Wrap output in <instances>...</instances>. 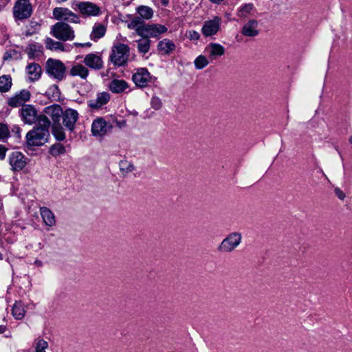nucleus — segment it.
I'll return each instance as SVG.
<instances>
[{"label":"nucleus","instance_id":"28","mask_svg":"<svg viewBox=\"0 0 352 352\" xmlns=\"http://www.w3.org/2000/svg\"><path fill=\"white\" fill-rule=\"evenodd\" d=\"M157 50L162 54H169L175 50V45L173 41L165 38L158 43Z\"/></svg>","mask_w":352,"mask_h":352},{"label":"nucleus","instance_id":"50","mask_svg":"<svg viewBox=\"0 0 352 352\" xmlns=\"http://www.w3.org/2000/svg\"><path fill=\"white\" fill-rule=\"evenodd\" d=\"M163 6H166L168 4V0H160Z\"/></svg>","mask_w":352,"mask_h":352},{"label":"nucleus","instance_id":"27","mask_svg":"<svg viewBox=\"0 0 352 352\" xmlns=\"http://www.w3.org/2000/svg\"><path fill=\"white\" fill-rule=\"evenodd\" d=\"M40 214L43 219L44 223L49 226L52 227L56 224V219L54 213L47 207H41L40 208Z\"/></svg>","mask_w":352,"mask_h":352},{"label":"nucleus","instance_id":"26","mask_svg":"<svg viewBox=\"0 0 352 352\" xmlns=\"http://www.w3.org/2000/svg\"><path fill=\"white\" fill-rule=\"evenodd\" d=\"M129 87L128 82L124 80L113 79L109 85L110 91L114 94L125 92Z\"/></svg>","mask_w":352,"mask_h":352},{"label":"nucleus","instance_id":"16","mask_svg":"<svg viewBox=\"0 0 352 352\" xmlns=\"http://www.w3.org/2000/svg\"><path fill=\"white\" fill-rule=\"evenodd\" d=\"M63 121L64 126L70 131H73L75 124L78 119V113L72 109H67L63 111Z\"/></svg>","mask_w":352,"mask_h":352},{"label":"nucleus","instance_id":"39","mask_svg":"<svg viewBox=\"0 0 352 352\" xmlns=\"http://www.w3.org/2000/svg\"><path fill=\"white\" fill-rule=\"evenodd\" d=\"M119 168L122 174H127L134 170L133 164L127 160H121L119 162Z\"/></svg>","mask_w":352,"mask_h":352},{"label":"nucleus","instance_id":"9","mask_svg":"<svg viewBox=\"0 0 352 352\" xmlns=\"http://www.w3.org/2000/svg\"><path fill=\"white\" fill-rule=\"evenodd\" d=\"M221 19L219 16H214L212 19L204 21L201 28V32L206 36H212L217 34L220 30Z\"/></svg>","mask_w":352,"mask_h":352},{"label":"nucleus","instance_id":"48","mask_svg":"<svg viewBox=\"0 0 352 352\" xmlns=\"http://www.w3.org/2000/svg\"><path fill=\"white\" fill-rule=\"evenodd\" d=\"M6 149L3 147L1 146V160L4 158L5 155H6Z\"/></svg>","mask_w":352,"mask_h":352},{"label":"nucleus","instance_id":"29","mask_svg":"<svg viewBox=\"0 0 352 352\" xmlns=\"http://www.w3.org/2000/svg\"><path fill=\"white\" fill-rule=\"evenodd\" d=\"M43 46L38 43H32L28 44L25 48V52L30 58L33 59L42 54Z\"/></svg>","mask_w":352,"mask_h":352},{"label":"nucleus","instance_id":"25","mask_svg":"<svg viewBox=\"0 0 352 352\" xmlns=\"http://www.w3.org/2000/svg\"><path fill=\"white\" fill-rule=\"evenodd\" d=\"M20 132L21 129L19 126L14 125L10 131L6 124L1 123V140L8 137H13L16 140H19L21 138Z\"/></svg>","mask_w":352,"mask_h":352},{"label":"nucleus","instance_id":"47","mask_svg":"<svg viewBox=\"0 0 352 352\" xmlns=\"http://www.w3.org/2000/svg\"><path fill=\"white\" fill-rule=\"evenodd\" d=\"M74 45L76 47H91V43L88 42V43H74Z\"/></svg>","mask_w":352,"mask_h":352},{"label":"nucleus","instance_id":"46","mask_svg":"<svg viewBox=\"0 0 352 352\" xmlns=\"http://www.w3.org/2000/svg\"><path fill=\"white\" fill-rule=\"evenodd\" d=\"M335 193L337 195V197L341 200H343L345 197L344 192L342 190H341L340 188H336Z\"/></svg>","mask_w":352,"mask_h":352},{"label":"nucleus","instance_id":"6","mask_svg":"<svg viewBox=\"0 0 352 352\" xmlns=\"http://www.w3.org/2000/svg\"><path fill=\"white\" fill-rule=\"evenodd\" d=\"M32 6L30 0H17L13 7V16L15 21H22L30 17Z\"/></svg>","mask_w":352,"mask_h":352},{"label":"nucleus","instance_id":"33","mask_svg":"<svg viewBox=\"0 0 352 352\" xmlns=\"http://www.w3.org/2000/svg\"><path fill=\"white\" fill-rule=\"evenodd\" d=\"M138 14L142 19L148 20L153 16V10L151 8L146 6H140L136 8Z\"/></svg>","mask_w":352,"mask_h":352},{"label":"nucleus","instance_id":"10","mask_svg":"<svg viewBox=\"0 0 352 352\" xmlns=\"http://www.w3.org/2000/svg\"><path fill=\"white\" fill-rule=\"evenodd\" d=\"M111 129L112 126L108 124L102 118L94 120L91 124V133L95 137H104Z\"/></svg>","mask_w":352,"mask_h":352},{"label":"nucleus","instance_id":"1","mask_svg":"<svg viewBox=\"0 0 352 352\" xmlns=\"http://www.w3.org/2000/svg\"><path fill=\"white\" fill-rule=\"evenodd\" d=\"M51 121L46 116H40L37 124L26 134L27 144L40 146L45 144L50 137Z\"/></svg>","mask_w":352,"mask_h":352},{"label":"nucleus","instance_id":"43","mask_svg":"<svg viewBox=\"0 0 352 352\" xmlns=\"http://www.w3.org/2000/svg\"><path fill=\"white\" fill-rule=\"evenodd\" d=\"M151 105L155 110L161 109L162 106L161 99L157 96H153L151 100Z\"/></svg>","mask_w":352,"mask_h":352},{"label":"nucleus","instance_id":"20","mask_svg":"<svg viewBox=\"0 0 352 352\" xmlns=\"http://www.w3.org/2000/svg\"><path fill=\"white\" fill-rule=\"evenodd\" d=\"M83 62L87 67L95 70L101 69L104 65L101 56L94 53L86 55Z\"/></svg>","mask_w":352,"mask_h":352},{"label":"nucleus","instance_id":"2","mask_svg":"<svg viewBox=\"0 0 352 352\" xmlns=\"http://www.w3.org/2000/svg\"><path fill=\"white\" fill-rule=\"evenodd\" d=\"M46 74L56 82L63 81L67 76V69L65 64L58 59L48 58L45 65Z\"/></svg>","mask_w":352,"mask_h":352},{"label":"nucleus","instance_id":"40","mask_svg":"<svg viewBox=\"0 0 352 352\" xmlns=\"http://www.w3.org/2000/svg\"><path fill=\"white\" fill-rule=\"evenodd\" d=\"M48 342L42 338H38L35 340V352H46V349L48 348Z\"/></svg>","mask_w":352,"mask_h":352},{"label":"nucleus","instance_id":"12","mask_svg":"<svg viewBox=\"0 0 352 352\" xmlns=\"http://www.w3.org/2000/svg\"><path fill=\"white\" fill-rule=\"evenodd\" d=\"M77 7L80 14L85 16H97L101 14L100 8L91 2H79Z\"/></svg>","mask_w":352,"mask_h":352},{"label":"nucleus","instance_id":"52","mask_svg":"<svg viewBox=\"0 0 352 352\" xmlns=\"http://www.w3.org/2000/svg\"><path fill=\"white\" fill-rule=\"evenodd\" d=\"M349 142L352 144V135L349 138Z\"/></svg>","mask_w":352,"mask_h":352},{"label":"nucleus","instance_id":"34","mask_svg":"<svg viewBox=\"0 0 352 352\" xmlns=\"http://www.w3.org/2000/svg\"><path fill=\"white\" fill-rule=\"evenodd\" d=\"M253 3H245L241 6L238 10L236 15L241 18H245L251 15L252 12L254 10Z\"/></svg>","mask_w":352,"mask_h":352},{"label":"nucleus","instance_id":"24","mask_svg":"<svg viewBox=\"0 0 352 352\" xmlns=\"http://www.w3.org/2000/svg\"><path fill=\"white\" fill-rule=\"evenodd\" d=\"M241 33L243 35L249 37H254L258 34V21L254 19L248 21L244 24Z\"/></svg>","mask_w":352,"mask_h":352},{"label":"nucleus","instance_id":"32","mask_svg":"<svg viewBox=\"0 0 352 352\" xmlns=\"http://www.w3.org/2000/svg\"><path fill=\"white\" fill-rule=\"evenodd\" d=\"M138 50L140 54H145L148 52L151 47V41L147 36H142L136 41Z\"/></svg>","mask_w":352,"mask_h":352},{"label":"nucleus","instance_id":"18","mask_svg":"<svg viewBox=\"0 0 352 352\" xmlns=\"http://www.w3.org/2000/svg\"><path fill=\"white\" fill-rule=\"evenodd\" d=\"M168 30L165 25L160 24H146L142 36L157 37Z\"/></svg>","mask_w":352,"mask_h":352},{"label":"nucleus","instance_id":"51","mask_svg":"<svg viewBox=\"0 0 352 352\" xmlns=\"http://www.w3.org/2000/svg\"><path fill=\"white\" fill-rule=\"evenodd\" d=\"M9 57H10V54H8V53H6L3 56V58H4V60H7Z\"/></svg>","mask_w":352,"mask_h":352},{"label":"nucleus","instance_id":"42","mask_svg":"<svg viewBox=\"0 0 352 352\" xmlns=\"http://www.w3.org/2000/svg\"><path fill=\"white\" fill-rule=\"evenodd\" d=\"M52 133L57 140L62 141L65 138V135L63 128L58 125H54L52 128Z\"/></svg>","mask_w":352,"mask_h":352},{"label":"nucleus","instance_id":"31","mask_svg":"<svg viewBox=\"0 0 352 352\" xmlns=\"http://www.w3.org/2000/svg\"><path fill=\"white\" fill-rule=\"evenodd\" d=\"M25 309L23 304L21 301H16L12 308V314L16 320L22 319L25 314Z\"/></svg>","mask_w":352,"mask_h":352},{"label":"nucleus","instance_id":"23","mask_svg":"<svg viewBox=\"0 0 352 352\" xmlns=\"http://www.w3.org/2000/svg\"><path fill=\"white\" fill-rule=\"evenodd\" d=\"M26 72L28 74V80L30 82H35L40 79L42 69L38 63H32L27 65Z\"/></svg>","mask_w":352,"mask_h":352},{"label":"nucleus","instance_id":"38","mask_svg":"<svg viewBox=\"0 0 352 352\" xmlns=\"http://www.w3.org/2000/svg\"><path fill=\"white\" fill-rule=\"evenodd\" d=\"M12 85V78L10 75L1 76V92L8 91Z\"/></svg>","mask_w":352,"mask_h":352},{"label":"nucleus","instance_id":"21","mask_svg":"<svg viewBox=\"0 0 352 352\" xmlns=\"http://www.w3.org/2000/svg\"><path fill=\"white\" fill-rule=\"evenodd\" d=\"M127 28L130 30H134L136 34L140 36L144 34L145 23L143 19L139 16H133L130 20L126 21Z\"/></svg>","mask_w":352,"mask_h":352},{"label":"nucleus","instance_id":"53","mask_svg":"<svg viewBox=\"0 0 352 352\" xmlns=\"http://www.w3.org/2000/svg\"><path fill=\"white\" fill-rule=\"evenodd\" d=\"M1 333H3L4 332V330L3 329V328H2V327H1Z\"/></svg>","mask_w":352,"mask_h":352},{"label":"nucleus","instance_id":"7","mask_svg":"<svg viewBox=\"0 0 352 352\" xmlns=\"http://www.w3.org/2000/svg\"><path fill=\"white\" fill-rule=\"evenodd\" d=\"M241 234L237 232L230 233L221 243L218 250L223 253H229L234 250L241 243Z\"/></svg>","mask_w":352,"mask_h":352},{"label":"nucleus","instance_id":"3","mask_svg":"<svg viewBox=\"0 0 352 352\" xmlns=\"http://www.w3.org/2000/svg\"><path fill=\"white\" fill-rule=\"evenodd\" d=\"M51 34L58 40L66 41H72L75 38L73 28L67 23L59 21L51 28Z\"/></svg>","mask_w":352,"mask_h":352},{"label":"nucleus","instance_id":"49","mask_svg":"<svg viewBox=\"0 0 352 352\" xmlns=\"http://www.w3.org/2000/svg\"><path fill=\"white\" fill-rule=\"evenodd\" d=\"M34 265H36L37 267H41L43 266V262L40 260H36L34 261Z\"/></svg>","mask_w":352,"mask_h":352},{"label":"nucleus","instance_id":"5","mask_svg":"<svg viewBox=\"0 0 352 352\" xmlns=\"http://www.w3.org/2000/svg\"><path fill=\"white\" fill-rule=\"evenodd\" d=\"M129 56V46L119 43L113 47L110 54V60L115 65L122 66L126 63Z\"/></svg>","mask_w":352,"mask_h":352},{"label":"nucleus","instance_id":"17","mask_svg":"<svg viewBox=\"0 0 352 352\" xmlns=\"http://www.w3.org/2000/svg\"><path fill=\"white\" fill-rule=\"evenodd\" d=\"M9 164L12 170L19 171L25 166L26 160L22 153L14 151L9 157Z\"/></svg>","mask_w":352,"mask_h":352},{"label":"nucleus","instance_id":"36","mask_svg":"<svg viewBox=\"0 0 352 352\" xmlns=\"http://www.w3.org/2000/svg\"><path fill=\"white\" fill-rule=\"evenodd\" d=\"M41 29V24L36 21H31L29 25L27 26V29L24 33L26 36H30L39 32Z\"/></svg>","mask_w":352,"mask_h":352},{"label":"nucleus","instance_id":"11","mask_svg":"<svg viewBox=\"0 0 352 352\" xmlns=\"http://www.w3.org/2000/svg\"><path fill=\"white\" fill-rule=\"evenodd\" d=\"M204 52L210 60L212 62L224 55L226 49L219 43H210L205 47Z\"/></svg>","mask_w":352,"mask_h":352},{"label":"nucleus","instance_id":"30","mask_svg":"<svg viewBox=\"0 0 352 352\" xmlns=\"http://www.w3.org/2000/svg\"><path fill=\"white\" fill-rule=\"evenodd\" d=\"M106 30V27L102 23H95L89 36L90 38L94 41H97L104 36Z\"/></svg>","mask_w":352,"mask_h":352},{"label":"nucleus","instance_id":"44","mask_svg":"<svg viewBox=\"0 0 352 352\" xmlns=\"http://www.w3.org/2000/svg\"><path fill=\"white\" fill-rule=\"evenodd\" d=\"M188 38L190 40L197 41L200 38L199 33L195 30H190L188 32Z\"/></svg>","mask_w":352,"mask_h":352},{"label":"nucleus","instance_id":"15","mask_svg":"<svg viewBox=\"0 0 352 352\" xmlns=\"http://www.w3.org/2000/svg\"><path fill=\"white\" fill-rule=\"evenodd\" d=\"M31 97L30 92L27 89H22L12 97L8 99V104L11 107H17L29 101Z\"/></svg>","mask_w":352,"mask_h":352},{"label":"nucleus","instance_id":"8","mask_svg":"<svg viewBox=\"0 0 352 352\" xmlns=\"http://www.w3.org/2000/svg\"><path fill=\"white\" fill-rule=\"evenodd\" d=\"M54 18L58 21H64L67 23H80V16L69 8L57 7L53 10Z\"/></svg>","mask_w":352,"mask_h":352},{"label":"nucleus","instance_id":"35","mask_svg":"<svg viewBox=\"0 0 352 352\" xmlns=\"http://www.w3.org/2000/svg\"><path fill=\"white\" fill-rule=\"evenodd\" d=\"M210 63L212 62L206 56V54H204L198 56L194 61V65L196 69H202L203 68L206 67Z\"/></svg>","mask_w":352,"mask_h":352},{"label":"nucleus","instance_id":"37","mask_svg":"<svg viewBox=\"0 0 352 352\" xmlns=\"http://www.w3.org/2000/svg\"><path fill=\"white\" fill-rule=\"evenodd\" d=\"M46 47L54 51H63V44L59 41H56L50 38H47L45 41Z\"/></svg>","mask_w":352,"mask_h":352},{"label":"nucleus","instance_id":"14","mask_svg":"<svg viewBox=\"0 0 352 352\" xmlns=\"http://www.w3.org/2000/svg\"><path fill=\"white\" fill-rule=\"evenodd\" d=\"M21 116L22 120L24 123L28 124H32L40 117L37 116V111L34 106L31 104L23 105L21 109Z\"/></svg>","mask_w":352,"mask_h":352},{"label":"nucleus","instance_id":"19","mask_svg":"<svg viewBox=\"0 0 352 352\" xmlns=\"http://www.w3.org/2000/svg\"><path fill=\"white\" fill-rule=\"evenodd\" d=\"M45 115L40 116H46L48 119H51L54 124L60 121V118L63 114V109L58 104H53L47 106L44 109ZM50 121V120H49Z\"/></svg>","mask_w":352,"mask_h":352},{"label":"nucleus","instance_id":"13","mask_svg":"<svg viewBox=\"0 0 352 352\" xmlns=\"http://www.w3.org/2000/svg\"><path fill=\"white\" fill-rule=\"evenodd\" d=\"M110 99L111 95L109 92H99L96 94V98H91L87 101V104L92 110H98L107 104Z\"/></svg>","mask_w":352,"mask_h":352},{"label":"nucleus","instance_id":"45","mask_svg":"<svg viewBox=\"0 0 352 352\" xmlns=\"http://www.w3.org/2000/svg\"><path fill=\"white\" fill-rule=\"evenodd\" d=\"M51 91L53 93L54 97H58L60 95V91L58 89V86H56V85H53L50 87V89H48L49 94Z\"/></svg>","mask_w":352,"mask_h":352},{"label":"nucleus","instance_id":"22","mask_svg":"<svg viewBox=\"0 0 352 352\" xmlns=\"http://www.w3.org/2000/svg\"><path fill=\"white\" fill-rule=\"evenodd\" d=\"M89 74L87 67L80 63H74L69 71V74L72 77H79L82 80H86Z\"/></svg>","mask_w":352,"mask_h":352},{"label":"nucleus","instance_id":"41","mask_svg":"<svg viewBox=\"0 0 352 352\" xmlns=\"http://www.w3.org/2000/svg\"><path fill=\"white\" fill-rule=\"evenodd\" d=\"M66 152L65 146L61 144H56L51 146L50 153L52 156L56 157Z\"/></svg>","mask_w":352,"mask_h":352},{"label":"nucleus","instance_id":"4","mask_svg":"<svg viewBox=\"0 0 352 352\" xmlns=\"http://www.w3.org/2000/svg\"><path fill=\"white\" fill-rule=\"evenodd\" d=\"M157 78L152 76L146 68L141 67L135 70L132 80L139 88H144L153 85Z\"/></svg>","mask_w":352,"mask_h":352}]
</instances>
